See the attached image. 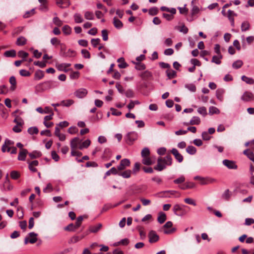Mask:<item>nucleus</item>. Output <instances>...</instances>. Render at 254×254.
Wrapping results in <instances>:
<instances>
[{"mask_svg": "<svg viewBox=\"0 0 254 254\" xmlns=\"http://www.w3.org/2000/svg\"><path fill=\"white\" fill-rule=\"evenodd\" d=\"M172 164V158L170 155H168L164 158H158L157 164L154 168L155 170L161 171L166 168V166H171Z\"/></svg>", "mask_w": 254, "mask_h": 254, "instance_id": "1", "label": "nucleus"}, {"mask_svg": "<svg viewBox=\"0 0 254 254\" xmlns=\"http://www.w3.org/2000/svg\"><path fill=\"white\" fill-rule=\"evenodd\" d=\"M39 86L42 90H47L58 87L59 82L57 81L48 80L39 84Z\"/></svg>", "mask_w": 254, "mask_h": 254, "instance_id": "2", "label": "nucleus"}, {"mask_svg": "<svg viewBox=\"0 0 254 254\" xmlns=\"http://www.w3.org/2000/svg\"><path fill=\"white\" fill-rule=\"evenodd\" d=\"M137 132L132 131L128 132L124 137L126 142L129 145L133 144V142L138 138Z\"/></svg>", "mask_w": 254, "mask_h": 254, "instance_id": "3", "label": "nucleus"}, {"mask_svg": "<svg viewBox=\"0 0 254 254\" xmlns=\"http://www.w3.org/2000/svg\"><path fill=\"white\" fill-rule=\"evenodd\" d=\"M130 164V162L128 159H122L120 164L118 166L117 169V171H122L125 170L127 167H128Z\"/></svg>", "mask_w": 254, "mask_h": 254, "instance_id": "4", "label": "nucleus"}, {"mask_svg": "<svg viewBox=\"0 0 254 254\" xmlns=\"http://www.w3.org/2000/svg\"><path fill=\"white\" fill-rule=\"evenodd\" d=\"M241 100L245 102H250L254 100V94L249 91H246L241 97Z\"/></svg>", "mask_w": 254, "mask_h": 254, "instance_id": "5", "label": "nucleus"}, {"mask_svg": "<svg viewBox=\"0 0 254 254\" xmlns=\"http://www.w3.org/2000/svg\"><path fill=\"white\" fill-rule=\"evenodd\" d=\"M223 164L229 169H237V165L234 161L225 159L222 162Z\"/></svg>", "mask_w": 254, "mask_h": 254, "instance_id": "6", "label": "nucleus"}, {"mask_svg": "<svg viewBox=\"0 0 254 254\" xmlns=\"http://www.w3.org/2000/svg\"><path fill=\"white\" fill-rule=\"evenodd\" d=\"M149 242L150 243H154L159 240V236L157 234L155 231L151 230L148 234Z\"/></svg>", "mask_w": 254, "mask_h": 254, "instance_id": "7", "label": "nucleus"}, {"mask_svg": "<svg viewBox=\"0 0 254 254\" xmlns=\"http://www.w3.org/2000/svg\"><path fill=\"white\" fill-rule=\"evenodd\" d=\"M56 4L61 8H64L70 5V0H56Z\"/></svg>", "mask_w": 254, "mask_h": 254, "instance_id": "8", "label": "nucleus"}, {"mask_svg": "<svg viewBox=\"0 0 254 254\" xmlns=\"http://www.w3.org/2000/svg\"><path fill=\"white\" fill-rule=\"evenodd\" d=\"M27 163L28 164V168L31 172H37V169L35 167V166H38L39 165V162L37 160H34L32 161L27 160Z\"/></svg>", "mask_w": 254, "mask_h": 254, "instance_id": "9", "label": "nucleus"}, {"mask_svg": "<svg viewBox=\"0 0 254 254\" xmlns=\"http://www.w3.org/2000/svg\"><path fill=\"white\" fill-rule=\"evenodd\" d=\"M171 152L178 162L181 163L183 161V156L179 152L178 150L176 148H173Z\"/></svg>", "mask_w": 254, "mask_h": 254, "instance_id": "10", "label": "nucleus"}, {"mask_svg": "<svg viewBox=\"0 0 254 254\" xmlns=\"http://www.w3.org/2000/svg\"><path fill=\"white\" fill-rule=\"evenodd\" d=\"M87 90L85 88H80L74 92V95L78 98H82L86 96Z\"/></svg>", "mask_w": 254, "mask_h": 254, "instance_id": "11", "label": "nucleus"}, {"mask_svg": "<svg viewBox=\"0 0 254 254\" xmlns=\"http://www.w3.org/2000/svg\"><path fill=\"white\" fill-rule=\"evenodd\" d=\"M215 182H216V179L209 177H202V178L199 181V183L201 185H205L209 184H212Z\"/></svg>", "mask_w": 254, "mask_h": 254, "instance_id": "12", "label": "nucleus"}, {"mask_svg": "<svg viewBox=\"0 0 254 254\" xmlns=\"http://www.w3.org/2000/svg\"><path fill=\"white\" fill-rule=\"evenodd\" d=\"M74 53L75 52L71 49H68L67 51L66 52L65 51H64L62 49L60 55L63 57L70 58L74 56Z\"/></svg>", "mask_w": 254, "mask_h": 254, "instance_id": "13", "label": "nucleus"}, {"mask_svg": "<svg viewBox=\"0 0 254 254\" xmlns=\"http://www.w3.org/2000/svg\"><path fill=\"white\" fill-rule=\"evenodd\" d=\"M28 152L26 149H22L19 152L17 159L19 161H25Z\"/></svg>", "mask_w": 254, "mask_h": 254, "instance_id": "14", "label": "nucleus"}, {"mask_svg": "<svg viewBox=\"0 0 254 254\" xmlns=\"http://www.w3.org/2000/svg\"><path fill=\"white\" fill-rule=\"evenodd\" d=\"M225 92V91L223 88H218L216 91V96L217 98L221 102L223 100V95Z\"/></svg>", "mask_w": 254, "mask_h": 254, "instance_id": "15", "label": "nucleus"}, {"mask_svg": "<svg viewBox=\"0 0 254 254\" xmlns=\"http://www.w3.org/2000/svg\"><path fill=\"white\" fill-rule=\"evenodd\" d=\"M192 7L191 10V17L190 19H188V20L190 21H192L193 20L194 16L196 14H197L199 12V8L198 6L196 5H192Z\"/></svg>", "mask_w": 254, "mask_h": 254, "instance_id": "16", "label": "nucleus"}, {"mask_svg": "<svg viewBox=\"0 0 254 254\" xmlns=\"http://www.w3.org/2000/svg\"><path fill=\"white\" fill-rule=\"evenodd\" d=\"M70 65L71 64L68 63H62L56 64L57 67L59 70L64 71L65 72L67 71L66 68L69 67Z\"/></svg>", "mask_w": 254, "mask_h": 254, "instance_id": "17", "label": "nucleus"}, {"mask_svg": "<svg viewBox=\"0 0 254 254\" xmlns=\"http://www.w3.org/2000/svg\"><path fill=\"white\" fill-rule=\"evenodd\" d=\"M44 76V72L43 71L38 69L36 70L34 74V79L35 80H39L42 79Z\"/></svg>", "mask_w": 254, "mask_h": 254, "instance_id": "18", "label": "nucleus"}, {"mask_svg": "<svg viewBox=\"0 0 254 254\" xmlns=\"http://www.w3.org/2000/svg\"><path fill=\"white\" fill-rule=\"evenodd\" d=\"M80 143V140L78 137H75L73 138L70 143V145L71 149H75L78 146V144Z\"/></svg>", "mask_w": 254, "mask_h": 254, "instance_id": "19", "label": "nucleus"}, {"mask_svg": "<svg viewBox=\"0 0 254 254\" xmlns=\"http://www.w3.org/2000/svg\"><path fill=\"white\" fill-rule=\"evenodd\" d=\"M9 82L11 85L10 89L11 91H14L16 88V80L14 76H11L9 79Z\"/></svg>", "mask_w": 254, "mask_h": 254, "instance_id": "20", "label": "nucleus"}, {"mask_svg": "<svg viewBox=\"0 0 254 254\" xmlns=\"http://www.w3.org/2000/svg\"><path fill=\"white\" fill-rule=\"evenodd\" d=\"M113 24L115 28L118 29H121L123 27V23L122 22L116 17L113 18Z\"/></svg>", "mask_w": 254, "mask_h": 254, "instance_id": "21", "label": "nucleus"}, {"mask_svg": "<svg viewBox=\"0 0 254 254\" xmlns=\"http://www.w3.org/2000/svg\"><path fill=\"white\" fill-rule=\"evenodd\" d=\"M28 154L31 159L38 158L42 156V153L37 150H34L30 153H28Z\"/></svg>", "mask_w": 254, "mask_h": 254, "instance_id": "22", "label": "nucleus"}, {"mask_svg": "<svg viewBox=\"0 0 254 254\" xmlns=\"http://www.w3.org/2000/svg\"><path fill=\"white\" fill-rule=\"evenodd\" d=\"M74 22L76 23H81L83 22L84 19L82 15L79 13H75L73 15Z\"/></svg>", "mask_w": 254, "mask_h": 254, "instance_id": "23", "label": "nucleus"}, {"mask_svg": "<svg viewBox=\"0 0 254 254\" xmlns=\"http://www.w3.org/2000/svg\"><path fill=\"white\" fill-rule=\"evenodd\" d=\"M160 193H163L165 197H170L171 195H174L176 193L179 194L178 197H179L180 196V194L178 191H177L176 190H166V191H163Z\"/></svg>", "mask_w": 254, "mask_h": 254, "instance_id": "24", "label": "nucleus"}, {"mask_svg": "<svg viewBox=\"0 0 254 254\" xmlns=\"http://www.w3.org/2000/svg\"><path fill=\"white\" fill-rule=\"evenodd\" d=\"M27 43V39L23 36H20L17 38L16 44L17 46H21L25 45Z\"/></svg>", "mask_w": 254, "mask_h": 254, "instance_id": "25", "label": "nucleus"}, {"mask_svg": "<svg viewBox=\"0 0 254 254\" xmlns=\"http://www.w3.org/2000/svg\"><path fill=\"white\" fill-rule=\"evenodd\" d=\"M102 226V225L101 223H98L96 225L90 226L89 227V231L91 233H95L99 231Z\"/></svg>", "mask_w": 254, "mask_h": 254, "instance_id": "26", "label": "nucleus"}, {"mask_svg": "<svg viewBox=\"0 0 254 254\" xmlns=\"http://www.w3.org/2000/svg\"><path fill=\"white\" fill-rule=\"evenodd\" d=\"M131 171L130 170H127L123 172H119L118 175L122 176L124 178H129L131 176Z\"/></svg>", "mask_w": 254, "mask_h": 254, "instance_id": "27", "label": "nucleus"}, {"mask_svg": "<svg viewBox=\"0 0 254 254\" xmlns=\"http://www.w3.org/2000/svg\"><path fill=\"white\" fill-rule=\"evenodd\" d=\"M166 219V215L165 213L162 212L159 213V215L157 218V221L160 224L163 223Z\"/></svg>", "mask_w": 254, "mask_h": 254, "instance_id": "28", "label": "nucleus"}, {"mask_svg": "<svg viewBox=\"0 0 254 254\" xmlns=\"http://www.w3.org/2000/svg\"><path fill=\"white\" fill-rule=\"evenodd\" d=\"M29 236L31 238L29 240V242L31 244H34L36 243L37 241V236L38 234L37 233H35V232H30L29 233Z\"/></svg>", "mask_w": 254, "mask_h": 254, "instance_id": "29", "label": "nucleus"}, {"mask_svg": "<svg viewBox=\"0 0 254 254\" xmlns=\"http://www.w3.org/2000/svg\"><path fill=\"white\" fill-rule=\"evenodd\" d=\"M140 76L143 79H146L151 78L152 76V74L149 71L145 70V71L140 73Z\"/></svg>", "mask_w": 254, "mask_h": 254, "instance_id": "30", "label": "nucleus"}, {"mask_svg": "<svg viewBox=\"0 0 254 254\" xmlns=\"http://www.w3.org/2000/svg\"><path fill=\"white\" fill-rule=\"evenodd\" d=\"M200 123V119L198 117L194 116L189 122L190 125H198Z\"/></svg>", "mask_w": 254, "mask_h": 254, "instance_id": "31", "label": "nucleus"}, {"mask_svg": "<svg viewBox=\"0 0 254 254\" xmlns=\"http://www.w3.org/2000/svg\"><path fill=\"white\" fill-rule=\"evenodd\" d=\"M241 79L248 84L252 85L254 84V79L253 78L243 75Z\"/></svg>", "mask_w": 254, "mask_h": 254, "instance_id": "32", "label": "nucleus"}, {"mask_svg": "<svg viewBox=\"0 0 254 254\" xmlns=\"http://www.w3.org/2000/svg\"><path fill=\"white\" fill-rule=\"evenodd\" d=\"M250 23L247 21H245L242 22L241 25V31L245 32L250 29Z\"/></svg>", "mask_w": 254, "mask_h": 254, "instance_id": "33", "label": "nucleus"}, {"mask_svg": "<svg viewBox=\"0 0 254 254\" xmlns=\"http://www.w3.org/2000/svg\"><path fill=\"white\" fill-rule=\"evenodd\" d=\"M133 63L136 65L135 68L138 70H144L146 68L145 65L141 62H133Z\"/></svg>", "mask_w": 254, "mask_h": 254, "instance_id": "34", "label": "nucleus"}, {"mask_svg": "<svg viewBox=\"0 0 254 254\" xmlns=\"http://www.w3.org/2000/svg\"><path fill=\"white\" fill-rule=\"evenodd\" d=\"M62 31L65 35H69L71 33V28L68 25H64L62 28Z\"/></svg>", "mask_w": 254, "mask_h": 254, "instance_id": "35", "label": "nucleus"}, {"mask_svg": "<svg viewBox=\"0 0 254 254\" xmlns=\"http://www.w3.org/2000/svg\"><path fill=\"white\" fill-rule=\"evenodd\" d=\"M84 17L87 20H92L94 19V15L93 12L87 11L84 13Z\"/></svg>", "mask_w": 254, "mask_h": 254, "instance_id": "36", "label": "nucleus"}, {"mask_svg": "<svg viewBox=\"0 0 254 254\" xmlns=\"http://www.w3.org/2000/svg\"><path fill=\"white\" fill-rule=\"evenodd\" d=\"M74 103V101L71 99L63 100L61 102V105L64 107H69Z\"/></svg>", "mask_w": 254, "mask_h": 254, "instance_id": "37", "label": "nucleus"}, {"mask_svg": "<svg viewBox=\"0 0 254 254\" xmlns=\"http://www.w3.org/2000/svg\"><path fill=\"white\" fill-rule=\"evenodd\" d=\"M111 174H112L113 175H118V171H117V169L116 168L113 167L111 169H110L109 170L107 171L105 174L104 178H106L107 176L110 175Z\"/></svg>", "mask_w": 254, "mask_h": 254, "instance_id": "38", "label": "nucleus"}, {"mask_svg": "<svg viewBox=\"0 0 254 254\" xmlns=\"http://www.w3.org/2000/svg\"><path fill=\"white\" fill-rule=\"evenodd\" d=\"M243 62L242 60H238L234 62L232 64V67L235 69H238L242 67Z\"/></svg>", "mask_w": 254, "mask_h": 254, "instance_id": "39", "label": "nucleus"}, {"mask_svg": "<svg viewBox=\"0 0 254 254\" xmlns=\"http://www.w3.org/2000/svg\"><path fill=\"white\" fill-rule=\"evenodd\" d=\"M186 151L189 154L194 155L196 152V149L192 145H189L187 147Z\"/></svg>", "mask_w": 254, "mask_h": 254, "instance_id": "40", "label": "nucleus"}, {"mask_svg": "<svg viewBox=\"0 0 254 254\" xmlns=\"http://www.w3.org/2000/svg\"><path fill=\"white\" fill-rule=\"evenodd\" d=\"M222 58V56L221 55H218V56H214L212 57L211 62L217 64H220L221 63L220 59Z\"/></svg>", "mask_w": 254, "mask_h": 254, "instance_id": "41", "label": "nucleus"}, {"mask_svg": "<svg viewBox=\"0 0 254 254\" xmlns=\"http://www.w3.org/2000/svg\"><path fill=\"white\" fill-rule=\"evenodd\" d=\"M4 56L6 57H14L16 56V52L14 50L6 51L4 52Z\"/></svg>", "mask_w": 254, "mask_h": 254, "instance_id": "42", "label": "nucleus"}, {"mask_svg": "<svg viewBox=\"0 0 254 254\" xmlns=\"http://www.w3.org/2000/svg\"><path fill=\"white\" fill-rule=\"evenodd\" d=\"M185 87L192 92H194L196 91V87L194 84L192 83L186 84Z\"/></svg>", "mask_w": 254, "mask_h": 254, "instance_id": "43", "label": "nucleus"}, {"mask_svg": "<svg viewBox=\"0 0 254 254\" xmlns=\"http://www.w3.org/2000/svg\"><path fill=\"white\" fill-rule=\"evenodd\" d=\"M27 131L30 134L33 135V134H37L39 132V130L37 127H29Z\"/></svg>", "mask_w": 254, "mask_h": 254, "instance_id": "44", "label": "nucleus"}, {"mask_svg": "<svg viewBox=\"0 0 254 254\" xmlns=\"http://www.w3.org/2000/svg\"><path fill=\"white\" fill-rule=\"evenodd\" d=\"M166 72L169 79L175 77L177 75L176 72L174 70L168 69L166 70Z\"/></svg>", "mask_w": 254, "mask_h": 254, "instance_id": "45", "label": "nucleus"}, {"mask_svg": "<svg viewBox=\"0 0 254 254\" xmlns=\"http://www.w3.org/2000/svg\"><path fill=\"white\" fill-rule=\"evenodd\" d=\"M142 162L143 164L146 165H151L153 163L150 158L148 157V156L143 158Z\"/></svg>", "mask_w": 254, "mask_h": 254, "instance_id": "46", "label": "nucleus"}, {"mask_svg": "<svg viewBox=\"0 0 254 254\" xmlns=\"http://www.w3.org/2000/svg\"><path fill=\"white\" fill-rule=\"evenodd\" d=\"M219 113H220V111L219 110V109L217 108H216L214 106H211L209 107V114H210V115H213L214 114H219Z\"/></svg>", "mask_w": 254, "mask_h": 254, "instance_id": "47", "label": "nucleus"}, {"mask_svg": "<svg viewBox=\"0 0 254 254\" xmlns=\"http://www.w3.org/2000/svg\"><path fill=\"white\" fill-rule=\"evenodd\" d=\"M182 210V207L179 204H175L174 207H173V212L175 214H176V215H178V216H181L182 215L180 214H179L178 213V212L180 210Z\"/></svg>", "mask_w": 254, "mask_h": 254, "instance_id": "48", "label": "nucleus"}, {"mask_svg": "<svg viewBox=\"0 0 254 254\" xmlns=\"http://www.w3.org/2000/svg\"><path fill=\"white\" fill-rule=\"evenodd\" d=\"M90 140L89 139H87L85 140L82 144H81L79 147L78 148L80 150L83 149L84 148H87L90 144Z\"/></svg>", "mask_w": 254, "mask_h": 254, "instance_id": "49", "label": "nucleus"}, {"mask_svg": "<svg viewBox=\"0 0 254 254\" xmlns=\"http://www.w3.org/2000/svg\"><path fill=\"white\" fill-rule=\"evenodd\" d=\"M150 151L148 148L145 147L142 150L141 155L142 158H144V157H148Z\"/></svg>", "mask_w": 254, "mask_h": 254, "instance_id": "50", "label": "nucleus"}, {"mask_svg": "<svg viewBox=\"0 0 254 254\" xmlns=\"http://www.w3.org/2000/svg\"><path fill=\"white\" fill-rule=\"evenodd\" d=\"M80 240H81V238H80L79 236H73L69 239V240L68 241V243L69 244H74V243L78 242Z\"/></svg>", "mask_w": 254, "mask_h": 254, "instance_id": "51", "label": "nucleus"}, {"mask_svg": "<svg viewBox=\"0 0 254 254\" xmlns=\"http://www.w3.org/2000/svg\"><path fill=\"white\" fill-rule=\"evenodd\" d=\"M82 57L85 59H90V54L86 49H82L81 51Z\"/></svg>", "mask_w": 254, "mask_h": 254, "instance_id": "52", "label": "nucleus"}, {"mask_svg": "<svg viewBox=\"0 0 254 254\" xmlns=\"http://www.w3.org/2000/svg\"><path fill=\"white\" fill-rule=\"evenodd\" d=\"M185 181V178L183 175L174 180V183L176 184H180Z\"/></svg>", "mask_w": 254, "mask_h": 254, "instance_id": "53", "label": "nucleus"}, {"mask_svg": "<svg viewBox=\"0 0 254 254\" xmlns=\"http://www.w3.org/2000/svg\"><path fill=\"white\" fill-rule=\"evenodd\" d=\"M51 44L53 46H56L61 44V41L56 37H53L51 39Z\"/></svg>", "mask_w": 254, "mask_h": 254, "instance_id": "54", "label": "nucleus"}, {"mask_svg": "<svg viewBox=\"0 0 254 254\" xmlns=\"http://www.w3.org/2000/svg\"><path fill=\"white\" fill-rule=\"evenodd\" d=\"M77 229L75 226L72 223H70L64 228V230L68 231H75Z\"/></svg>", "mask_w": 254, "mask_h": 254, "instance_id": "55", "label": "nucleus"}, {"mask_svg": "<svg viewBox=\"0 0 254 254\" xmlns=\"http://www.w3.org/2000/svg\"><path fill=\"white\" fill-rule=\"evenodd\" d=\"M231 195V193L230 192L229 190H225V191L223 193L222 197L226 200H228L229 199V198L230 197Z\"/></svg>", "mask_w": 254, "mask_h": 254, "instance_id": "56", "label": "nucleus"}, {"mask_svg": "<svg viewBox=\"0 0 254 254\" xmlns=\"http://www.w3.org/2000/svg\"><path fill=\"white\" fill-rule=\"evenodd\" d=\"M197 112L200 115L205 116L207 114L206 108L204 107H201L198 108Z\"/></svg>", "mask_w": 254, "mask_h": 254, "instance_id": "57", "label": "nucleus"}, {"mask_svg": "<svg viewBox=\"0 0 254 254\" xmlns=\"http://www.w3.org/2000/svg\"><path fill=\"white\" fill-rule=\"evenodd\" d=\"M158 9L156 7H153L149 9V14L151 15H155L158 13Z\"/></svg>", "mask_w": 254, "mask_h": 254, "instance_id": "58", "label": "nucleus"}, {"mask_svg": "<svg viewBox=\"0 0 254 254\" xmlns=\"http://www.w3.org/2000/svg\"><path fill=\"white\" fill-rule=\"evenodd\" d=\"M125 95L127 98H133L134 96L133 91L131 89H127L125 92Z\"/></svg>", "mask_w": 254, "mask_h": 254, "instance_id": "59", "label": "nucleus"}, {"mask_svg": "<svg viewBox=\"0 0 254 254\" xmlns=\"http://www.w3.org/2000/svg\"><path fill=\"white\" fill-rule=\"evenodd\" d=\"M20 176L19 173L16 171H12L10 173V177L12 179H17Z\"/></svg>", "mask_w": 254, "mask_h": 254, "instance_id": "60", "label": "nucleus"}, {"mask_svg": "<svg viewBox=\"0 0 254 254\" xmlns=\"http://www.w3.org/2000/svg\"><path fill=\"white\" fill-rule=\"evenodd\" d=\"M18 55L19 57L22 58L23 60H25V59L28 56V53L21 50L18 52Z\"/></svg>", "mask_w": 254, "mask_h": 254, "instance_id": "61", "label": "nucleus"}, {"mask_svg": "<svg viewBox=\"0 0 254 254\" xmlns=\"http://www.w3.org/2000/svg\"><path fill=\"white\" fill-rule=\"evenodd\" d=\"M19 74L21 76L27 77L31 74L30 72L26 69H21L19 71Z\"/></svg>", "mask_w": 254, "mask_h": 254, "instance_id": "62", "label": "nucleus"}, {"mask_svg": "<svg viewBox=\"0 0 254 254\" xmlns=\"http://www.w3.org/2000/svg\"><path fill=\"white\" fill-rule=\"evenodd\" d=\"M184 201L186 203L192 205L193 206L196 205V203L195 202V201L191 198H186L184 199Z\"/></svg>", "mask_w": 254, "mask_h": 254, "instance_id": "63", "label": "nucleus"}, {"mask_svg": "<svg viewBox=\"0 0 254 254\" xmlns=\"http://www.w3.org/2000/svg\"><path fill=\"white\" fill-rule=\"evenodd\" d=\"M53 22L55 25L58 26H61L63 24L62 20H61L57 16L53 18Z\"/></svg>", "mask_w": 254, "mask_h": 254, "instance_id": "64", "label": "nucleus"}]
</instances>
